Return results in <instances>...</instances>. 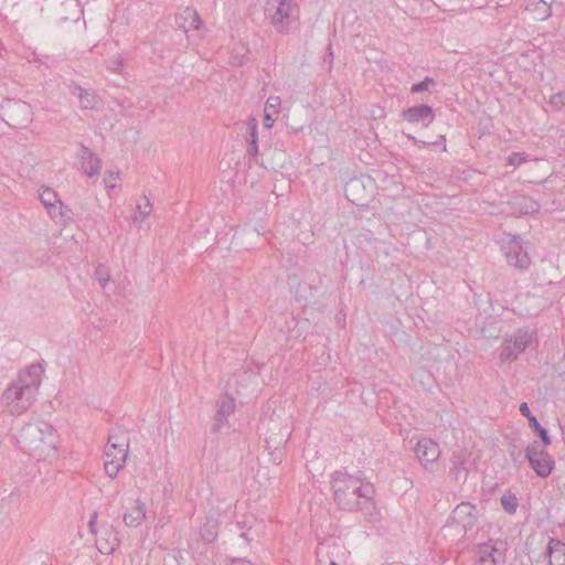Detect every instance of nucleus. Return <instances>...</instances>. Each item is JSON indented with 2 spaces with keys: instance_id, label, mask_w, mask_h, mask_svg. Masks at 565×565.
I'll return each instance as SVG.
<instances>
[{
  "instance_id": "18",
  "label": "nucleus",
  "mask_w": 565,
  "mask_h": 565,
  "mask_svg": "<svg viewBox=\"0 0 565 565\" xmlns=\"http://www.w3.org/2000/svg\"><path fill=\"white\" fill-rule=\"evenodd\" d=\"M511 207L514 213L525 215L539 212L540 204L530 196L518 195L511 200Z\"/></svg>"
},
{
  "instance_id": "15",
  "label": "nucleus",
  "mask_w": 565,
  "mask_h": 565,
  "mask_svg": "<svg viewBox=\"0 0 565 565\" xmlns=\"http://www.w3.org/2000/svg\"><path fill=\"white\" fill-rule=\"evenodd\" d=\"M175 25L185 34L193 30H199L202 23L199 13L192 8H185L174 18Z\"/></svg>"
},
{
  "instance_id": "47",
  "label": "nucleus",
  "mask_w": 565,
  "mask_h": 565,
  "mask_svg": "<svg viewBox=\"0 0 565 565\" xmlns=\"http://www.w3.org/2000/svg\"><path fill=\"white\" fill-rule=\"evenodd\" d=\"M331 565H337L334 562H331Z\"/></svg>"
},
{
  "instance_id": "39",
  "label": "nucleus",
  "mask_w": 565,
  "mask_h": 565,
  "mask_svg": "<svg viewBox=\"0 0 565 565\" xmlns=\"http://www.w3.org/2000/svg\"><path fill=\"white\" fill-rule=\"evenodd\" d=\"M406 138L408 140H411L415 146H417L419 149H423L425 147H427L429 143L426 142V141H423V140H419L417 139L416 137H414L413 135H409V134H405Z\"/></svg>"
},
{
  "instance_id": "33",
  "label": "nucleus",
  "mask_w": 565,
  "mask_h": 565,
  "mask_svg": "<svg viewBox=\"0 0 565 565\" xmlns=\"http://www.w3.org/2000/svg\"><path fill=\"white\" fill-rule=\"evenodd\" d=\"M124 66V57L121 55L116 56L107 62V70L113 73H121Z\"/></svg>"
},
{
  "instance_id": "20",
  "label": "nucleus",
  "mask_w": 565,
  "mask_h": 565,
  "mask_svg": "<svg viewBox=\"0 0 565 565\" xmlns=\"http://www.w3.org/2000/svg\"><path fill=\"white\" fill-rule=\"evenodd\" d=\"M550 565H565V543L551 539L546 548Z\"/></svg>"
},
{
  "instance_id": "16",
  "label": "nucleus",
  "mask_w": 565,
  "mask_h": 565,
  "mask_svg": "<svg viewBox=\"0 0 565 565\" xmlns=\"http://www.w3.org/2000/svg\"><path fill=\"white\" fill-rule=\"evenodd\" d=\"M119 443L117 444L119 448L118 456H115V459H106L104 463L105 472L110 478H115L118 475L128 457V440L121 439Z\"/></svg>"
},
{
  "instance_id": "38",
  "label": "nucleus",
  "mask_w": 565,
  "mask_h": 565,
  "mask_svg": "<svg viewBox=\"0 0 565 565\" xmlns=\"http://www.w3.org/2000/svg\"><path fill=\"white\" fill-rule=\"evenodd\" d=\"M275 116L271 113L264 111V126L270 129L275 124Z\"/></svg>"
},
{
  "instance_id": "32",
  "label": "nucleus",
  "mask_w": 565,
  "mask_h": 565,
  "mask_svg": "<svg viewBox=\"0 0 565 565\" xmlns=\"http://www.w3.org/2000/svg\"><path fill=\"white\" fill-rule=\"evenodd\" d=\"M550 105L555 109H562L565 106V92H557L552 95Z\"/></svg>"
},
{
  "instance_id": "44",
  "label": "nucleus",
  "mask_w": 565,
  "mask_h": 565,
  "mask_svg": "<svg viewBox=\"0 0 565 565\" xmlns=\"http://www.w3.org/2000/svg\"><path fill=\"white\" fill-rule=\"evenodd\" d=\"M96 518H97V514H96V513H94V515H93V516L90 518V520H89V527H90V531H92L93 533H95V534H96V531H95V529H94V525H95Z\"/></svg>"
},
{
  "instance_id": "24",
  "label": "nucleus",
  "mask_w": 565,
  "mask_h": 565,
  "mask_svg": "<svg viewBox=\"0 0 565 565\" xmlns=\"http://www.w3.org/2000/svg\"><path fill=\"white\" fill-rule=\"evenodd\" d=\"M97 547L102 554H111L119 544L116 533H110L109 539L97 537Z\"/></svg>"
},
{
  "instance_id": "26",
  "label": "nucleus",
  "mask_w": 565,
  "mask_h": 565,
  "mask_svg": "<svg viewBox=\"0 0 565 565\" xmlns=\"http://www.w3.org/2000/svg\"><path fill=\"white\" fill-rule=\"evenodd\" d=\"M247 54L248 49L243 44L242 41H239L235 46L233 47V53L230 58V63L232 65H243L247 61Z\"/></svg>"
},
{
  "instance_id": "36",
  "label": "nucleus",
  "mask_w": 565,
  "mask_h": 565,
  "mask_svg": "<svg viewBox=\"0 0 565 565\" xmlns=\"http://www.w3.org/2000/svg\"><path fill=\"white\" fill-rule=\"evenodd\" d=\"M525 161H526V158H525L524 153H521V152H512L508 157V163L510 166L520 167Z\"/></svg>"
},
{
  "instance_id": "3",
  "label": "nucleus",
  "mask_w": 565,
  "mask_h": 565,
  "mask_svg": "<svg viewBox=\"0 0 565 565\" xmlns=\"http://www.w3.org/2000/svg\"><path fill=\"white\" fill-rule=\"evenodd\" d=\"M18 444L38 460H52L57 456L58 435L45 420L30 422L21 429Z\"/></svg>"
},
{
  "instance_id": "2",
  "label": "nucleus",
  "mask_w": 565,
  "mask_h": 565,
  "mask_svg": "<svg viewBox=\"0 0 565 565\" xmlns=\"http://www.w3.org/2000/svg\"><path fill=\"white\" fill-rule=\"evenodd\" d=\"M43 369L31 364L22 371L2 394V403L12 415H20L31 407L41 385Z\"/></svg>"
},
{
  "instance_id": "5",
  "label": "nucleus",
  "mask_w": 565,
  "mask_h": 565,
  "mask_svg": "<svg viewBox=\"0 0 565 565\" xmlns=\"http://www.w3.org/2000/svg\"><path fill=\"white\" fill-rule=\"evenodd\" d=\"M508 542L501 539H490L478 544L476 562L478 565H501L507 561Z\"/></svg>"
},
{
  "instance_id": "4",
  "label": "nucleus",
  "mask_w": 565,
  "mask_h": 565,
  "mask_svg": "<svg viewBox=\"0 0 565 565\" xmlns=\"http://www.w3.org/2000/svg\"><path fill=\"white\" fill-rule=\"evenodd\" d=\"M298 4L296 0H268L266 14L270 23L279 33L288 32L298 19Z\"/></svg>"
},
{
  "instance_id": "45",
  "label": "nucleus",
  "mask_w": 565,
  "mask_h": 565,
  "mask_svg": "<svg viewBox=\"0 0 565 565\" xmlns=\"http://www.w3.org/2000/svg\"><path fill=\"white\" fill-rule=\"evenodd\" d=\"M18 492H19V489H18V488H15L13 491H11V493H10V498H12L13 495H15Z\"/></svg>"
},
{
  "instance_id": "41",
  "label": "nucleus",
  "mask_w": 565,
  "mask_h": 565,
  "mask_svg": "<svg viewBox=\"0 0 565 565\" xmlns=\"http://www.w3.org/2000/svg\"><path fill=\"white\" fill-rule=\"evenodd\" d=\"M359 185H361V180L352 179L347 183L345 191L348 192L349 190L358 188Z\"/></svg>"
},
{
  "instance_id": "29",
  "label": "nucleus",
  "mask_w": 565,
  "mask_h": 565,
  "mask_svg": "<svg viewBox=\"0 0 565 565\" xmlns=\"http://www.w3.org/2000/svg\"><path fill=\"white\" fill-rule=\"evenodd\" d=\"M501 504H502L503 510L507 513L513 514L516 511L519 501H518V498L515 497V494H513L511 492H507L501 497Z\"/></svg>"
},
{
  "instance_id": "46",
  "label": "nucleus",
  "mask_w": 565,
  "mask_h": 565,
  "mask_svg": "<svg viewBox=\"0 0 565 565\" xmlns=\"http://www.w3.org/2000/svg\"><path fill=\"white\" fill-rule=\"evenodd\" d=\"M241 536H242V537H244V539H246V533H245V532H242V533H241Z\"/></svg>"
},
{
  "instance_id": "23",
  "label": "nucleus",
  "mask_w": 565,
  "mask_h": 565,
  "mask_svg": "<svg viewBox=\"0 0 565 565\" xmlns=\"http://www.w3.org/2000/svg\"><path fill=\"white\" fill-rule=\"evenodd\" d=\"M74 94H77L81 107L83 109H95L97 107L98 97L94 93H90L89 90L84 89L81 86H76Z\"/></svg>"
},
{
  "instance_id": "22",
  "label": "nucleus",
  "mask_w": 565,
  "mask_h": 565,
  "mask_svg": "<svg viewBox=\"0 0 565 565\" xmlns=\"http://www.w3.org/2000/svg\"><path fill=\"white\" fill-rule=\"evenodd\" d=\"M146 518V507L140 500L136 501V505L124 514V522L127 526H138Z\"/></svg>"
},
{
  "instance_id": "30",
  "label": "nucleus",
  "mask_w": 565,
  "mask_h": 565,
  "mask_svg": "<svg viewBox=\"0 0 565 565\" xmlns=\"http://www.w3.org/2000/svg\"><path fill=\"white\" fill-rule=\"evenodd\" d=\"M95 279L98 281L100 287L105 288L110 280V274L108 268L104 264H99L94 273Z\"/></svg>"
},
{
  "instance_id": "40",
  "label": "nucleus",
  "mask_w": 565,
  "mask_h": 565,
  "mask_svg": "<svg viewBox=\"0 0 565 565\" xmlns=\"http://www.w3.org/2000/svg\"><path fill=\"white\" fill-rule=\"evenodd\" d=\"M519 409H520V413H521L524 417H526L529 422H530V418L535 417V416L531 413V411H530V407H529L527 403H522V404L520 405V408H519Z\"/></svg>"
},
{
  "instance_id": "11",
  "label": "nucleus",
  "mask_w": 565,
  "mask_h": 565,
  "mask_svg": "<svg viewBox=\"0 0 565 565\" xmlns=\"http://www.w3.org/2000/svg\"><path fill=\"white\" fill-rule=\"evenodd\" d=\"M415 454L420 465L426 470H433L440 456V449L437 443L429 438L418 440L415 447Z\"/></svg>"
},
{
  "instance_id": "42",
  "label": "nucleus",
  "mask_w": 565,
  "mask_h": 565,
  "mask_svg": "<svg viewBox=\"0 0 565 565\" xmlns=\"http://www.w3.org/2000/svg\"><path fill=\"white\" fill-rule=\"evenodd\" d=\"M231 565H252V563L245 558H235L232 561Z\"/></svg>"
},
{
  "instance_id": "35",
  "label": "nucleus",
  "mask_w": 565,
  "mask_h": 565,
  "mask_svg": "<svg viewBox=\"0 0 565 565\" xmlns=\"http://www.w3.org/2000/svg\"><path fill=\"white\" fill-rule=\"evenodd\" d=\"M435 82L430 77H426L424 81L416 83L412 86L411 90L412 93H422L424 90H427L430 85H434Z\"/></svg>"
},
{
  "instance_id": "19",
  "label": "nucleus",
  "mask_w": 565,
  "mask_h": 565,
  "mask_svg": "<svg viewBox=\"0 0 565 565\" xmlns=\"http://www.w3.org/2000/svg\"><path fill=\"white\" fill-rule=\"evenodd\" d=\"M553 3H547L544 0H529L525 6V11L532 15L534 20L543 21L552 14Z\"/></svg>"
},
{
  "instance_id": "10",
  "label": "nucleus",
  "mask_w": 565,
  "mask_h": 565,
  "mask_svg": "<svg viewBox=\"0 0 565 565\" xmlns=\"http://www.w3.org/2000/svg\"><path fill=\"white\" fill-rule=\"evenodd\" d=\"M478 511L476 507L469 502L459 503L448 518L449 525L460 526L462 532L466 533L471 530L478 519Z\"/></svg>"
},
{
  "instance_id": "9",
  "label": "nucleus",
  "mask_w": 565,
  "mask_h": 565,
  "mask_svg": "<svg viewBox=\"0 0 565 565\" xmlns=\"http://www.w3.org/2000/svg\"><path fill=\"white\" fill-rule=\"evenodd\" d=\"M526 243L520 236H512L508 244L503 247L507 262L520 270H526L531 265V259L527 255Z\"/></svg>"
},
{
  "instance_id": "7",
  "label": "nucleus",
  "mask_w": 565,
  "mask_h": 565,
  "mask_svg": "<svg viewBox=\"0 0 565 565\" xmlns=\"http://www.w3.org/2000/svg\"><path fill=\"white\" fill-rule=\"evenodd\" d=\"M545 447L546 446H542L539 441H533L525 449V456L530 462V466L541 478L548 477L555 466L554 459L547 452Z\"/></svg>"
},
{
  "instance_id": "17",
  "label": "nucleus",
  "mask_w": 565,
  "mask_h": 565,
  "mask_svg": "<svg viewBox=\"0 0 565 565\" xmlns=\"http://www.w3.org/2000/svg\"><path fill=\"white\" fill-rule=\"evenodd\" d=\"M258 122L255 118H249L247 121V132H246V153L249 158H253L257 163V154H258V132H257Z\"/></svg>"
},
{
  "instance_id": "37",
  "label": "nucleus",
  "mask_w": 565,
  "mask_h": 565,
  "mask_svg": "<svg viewBox=\"0 0 565 565\" xmlns=\"http://www.w3.org/2000/svg\"><path fill=\"white\" fill-rule=\"evenodd\" d=\"M119 178L118 172L108 171L104 178V183L107 189H114L116 186V180Z\"/></svg>"
},
{
  "instance_id": "21",
  "label": "nucleus",
  "mask_w": 565,
  "mask_h": 565,
  "mask_svg": "<svg viewBox=\"0 0 565 565\" xmlns=\"http://www.w3.org/2000/svg\"><path fill=\"white\" fill-rule=\"evenodd\" d=\"M82 154V169L88 177H94L99 174L102 169V160L94 156L93 152L86 147H83Z\"/></svg>"
},
{
  "instance_id": "13",
  "label": "nucleus",
  "mask_w": 565,
  "mask_h": 565,
  "mask_svg": "<svg viewBox=\"0 0 565 565\" xmlns=\"http://www.w3.org/2000/svg\"><path fill=\"white\" fill-rule=\"evenodd\" d=\"M39 199L53 220L57 216H67L70 212L68 207L58 199V195L53 189L42 188L39 192Z\"/></svg>"
},
{
  "instance_id": "31",
  "label": "nucleus",
  "mask_w": 565,
  "mask_h": 565,
  "mask_svg": "<svg viewBox=\"0 0 565 565\" xmlns=\"http://www.w3.org/2000/svg\"><path fill=\"white\" fill-rule=\"evenodd\" d=\"M281 106L280 97L278 96H269L265 103L264 111L271 113L273 115H278Z\"/></svg>"
},
{
  "instance_id": "12",
  "label": "nucleus",
  "mask_w": 565,
  "mask_h": 565,
  "mask_svg": "<svg viewBox=\"0 0 565 565\" xmlns=\"http://www.w3.org/2000/svg\"><path fill=\"white\" fill-rule=\"evenodd\" d=\"M215 414L213 416L212 430L214 433L220 431L228 422V417L235 411V399L225 394L222 395L215 403Z\"/></svg>"
},
{
  "instance_id": "27",
  "label": "nucleus",
  "mask_w": 565,
  "mask_h": 565,
  "mask_svg": "<svg viewBox=\"0 0 565 565\" xmlns=\"http://www.w3.org/2000/svg\"><path fill=\"white\" fill-rule=\"evenodd\" d=\"M143 202H139L136 206V213L132 217L135 223H141L148 217L152 211V204L148 198L142 199Z\"/></svg>"
},
{
  "instance_id": "6",
  "label": "nucleus",
  "mask_w": 565,
  "mask_h": 565,
  "mask_svg": "<svg viewBox=\"0 0 565 565\" xmlns=\"http://www.w3.org/2000/svg\"><path fill=\"white\" fill-rule=\"evenodd\" d=\"M0 109L3 119L12 128H25L32 121V108L26 102L9 99Z\"/></svg>"
},
{
  "instance_id": "8",
  "label": "nucleus",
  "mask_w": 565,
  "mask_h": 565,
  "mask_svg": "<svg viewBox=\"0 0 565 565\" xmlns=\"http://www.w3.org/2000/svg\"><path fill=\"white\" fill-rule=\"evenodd\" d=\"M532 333L526 329H519L507 337L500 352L501 361H514L531 344Z\"/></svg>"
},
{
  "instance_id": "43",
  "label": "nucleus",
  "mask_w": 565,
  "mask_h": 565,
  "mask_svg": "<svg viewBox=\"0 0 565 565\" xmlns=\"http://www.w3.org/2000/svg\"><path fill=\"white\" fill-rule=\"evenodd\" d=\"M332 58H333V52H332V49H331V43H329L328 47H327V55L324 57V61H329V63H331Z\"/></svg>"
},
{
  "instance_id": "1",
  "label": "nucleus",
  "mask_w": 565,
  "mask_h": 565,
  "mask_svg": "<svg viewBox=\"0 0 565 565\" xmlns=\"http://www.w3.org/2000/svg\"><path fill=\"white\" fill-rule=\"evenodd\" d=\"M333 500L343 511H359L372 503L374 487L359 476L347 471H334L331 475Z\"/></svg>"
},
{
  "instance_id": "28",
  "label": "nucleus",
  "mask_w": 565,
  "mask_h": 565,
  "mask_svg": "<svg viewBox=\"0 0 565 565\" xmlns=\"http://www.w3.org/2000/svg\"><path fill=\"white\" fill-rule=\"evenodd\" d=\"M529 425L539 435V437L541 438V440H542L541 445L542 446L551 445L552 441H551V438L548 436L547 430L540 425V423L536 419V417L530 418Z\"/></svg>"
},
{
  "instance_id": "25",
  "label": "nucleus",
  "mask_w": 565,
  "mask_h": 565,
  "mask_svg": "<svg viewBox=\"0 0 565 565\" xmlns=\"http://www.w3.org/2000/svg\"><path fill=\"white\" fill-rule=\"evenodd\" d=\"M128 440L127 437L121 435H110L108 438V443L105 446V456L107 459H115V456H118L119 448L117 444H120L119 440Z\"/></svg>"
},
{
  "instance_id": "34",
  "label": "nucleus",
  "mask_w": 565,
  "mask_h": 565,
  "mask_svg": "<svg viewBox=\"0 0 565 565\" xmlns=\"http://www.w3.org/2000/svg\"><path fill=\"white\" fill-rule=\"evenodd\" d=\"M435 6L445 10V11H454L456 10L457 4L461 0H431Z\"/></svg>"
},
{
  "instance_id": "14",
  "label": "nucleus",
  "mask_w": 565,
  "mask_h": 565,
  "mask_svg": "<svg viewBox=\"0 0 565 565\" xmlns=\"http://www.w3.org/2000/svg\"><path fill=\"white\" fill-rule=\"evenodd\" d=\"M401 117L411 124L428 127L435 119L434 110L426 104L416 105L402 111Z\"/></svg>"
}]
</instances>
